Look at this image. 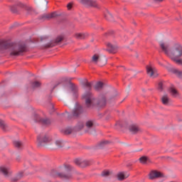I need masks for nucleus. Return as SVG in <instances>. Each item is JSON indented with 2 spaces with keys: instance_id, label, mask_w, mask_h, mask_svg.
<instances>
[{
  "instance_id": "nucleus-1",
  "label": "nucleus",
  "mask_w": 182,
  "mask_h": 182,
  "mask_svg": "<svg viewBox=\"0 0 182 182\" xmlns=\"http://www.w3.org/2000/svg\"><path fill=\"white\" fill-rule=\"evenodd\" d=\"M82 99L85 100V106H87V107H92V106H95V105H96L97 107H105L107 103L105 95H100L96 100L90 92L84 94Z\"/></svg>"
},
{
  "instance_id": "nucleus-2",
  "label": "nucleus",
  "mask_w": 182,
  "mask_h": 182,
  "mask_svg": "<svg viewBox=\"0 0 182 182\" xmlns=\"http://www.w3.org/2000/svg\"><path fill=\"white\" fill-rule=\"evenodd\" d=\"M2 49H7L11 58H17V56H21V55L25 53L27 50L26 46L25 44H15L14 43L5 44L2 46Z\"/></svg>"
},
{
  "instance_id": "nucleus-3",
  "label": "nucleus",
  "mask_w": 182,
  "mask_h": 182,
  "mask_svg": "<svg viewBox=\"0 0 182 182\" xmlns=\"http://www.w3.org/2000/svg\"><path fill=\"white\" fill-rule=\"evenodd\" d=\"M182 46L181 45L176 43L173 46L172 49L171 50V53L169 54V57L173 62L177 63V65H182Z\"/></svg>"
},
{
  "instance_id": "nucleus-4",
  "label": "nucleus",
  "mask_w": 182,
  "mask_h": 182,
  "mask_svg": "<svg viewBox=\"0 0 182 182\" xmlns=\"http://www.w3.org/2000/svg\"><path fill=\"white\" fill-rule=\"evenodd\" d=\"M117 42L116 41H108L105 43L107 47V52L109 53H117V49L119 47L117 46Z\"/></svg>"
},
{
  "instance_id": "nucleus-5",
  "label": "nucleus",
  "mask_w": 182,
  "mask_h": 182,
  "mask_svg": "<svg viewBox=\"0 0 182 182\" xmlns=\"http://www.w3.org/2000/svg\"><path fill=\"white\" fill-rule=\"evenodd\" d=\"M90 63L92 65H100V66H105L107 63V60H105L104 63L102 62V55L99 53H95L92 55L90 59Z\"/></svg>"
},
{
  "instance_id": "nucleus-6",
  "label": "nucleus",
  "mask_w": 182,
  "mask_h": 182,
  "mask_svg": "<svg viewBox=\"0 0 182 182\" xmlns=\"http://www.w3.org/2000/svg\"><path fill=\"white\" fill-rule=\"evenodd\" d=\"M52 138L47 135H38L37 136V144L38 147H43L46 143H50Z\"/></svg>"
},
{
  "instance_id": "nucleus-7",
  "label": "nucleus",
  "mask_w": 182,
  "mask_h": 182,
  "mask_svg": "<svg viewBox=\"0 0 182 182\" xmlns=\"http://www.w3.org/2000/svg\"><path fill=\"white\" fill-rule=\"evenodd\" d=\"M65 41V36L60 35L55 38V39L45 46V48H53L56 45H60L62 42Z\"/></svg>"
},
{
  "instance_id": "nucleus-8",
  "label": "nucleus",
  "mask_w": 182,
  "mask_h": 182,
  "mask_svg": "<svg viewBox=\"0 0 182 182\" xmlns=\"http://www.w3.org/2000/svg\"><path fill=\"white\" fill-rule=\"evenodd\" d=\"M146 73L148 75H149V77H159V72L153 65L146 66Z\"/></svg>"
},
{
  "instance_id": "nucleus-9",
  "label": "nucleus",
  "mask_w": 182,
  "mask_h": 182,
  "mask_svg": "<svg viewBox=\"0 0 182 182\" xmlns=\"http://www.w3.org/2000/svg\"><path fill=\"white\" fill-rule=\"evenodd\" d=\"M75 164L78 166V167H81V168H85V167H88L90 166L91 163L90 161L87 160H82V159H76L74 160Z\"/></svg>"
},
{
  "instance_id": "nucleus-10",
  "label": "nucleus",
  "mask_w": 182,
  "mask_h": 182,
  "mask_svg": "<svg viewBox=\"0 0 182 182\" xmlns=\"http://www.w3.org/2000/svg\"><path fill=\"white\" fill-rule=\"evenodd\" d=\"M164 177V174L157 170H151L149 173V180H156V178H161Z\"/></svg>"
},
{
  "instance_id": "nucleus-11",
  "label": "nucleus",
  "mask_w": 182,
  "mask_h": 182,
  "mask_svg": "<svg viewBox=\"0 0 182 182\" xmlns=\"http://www.w3.org/2000/svg\"><path fill=\"white\" fill-rule=\"evenodd\" d=\"M160 48L161 49L162 52L168 56V58L170 56V53H171V49H170V46L168 43L165 42H160L159 43Z\"/></svg>"
},
{
  "instance_id": "nucleus-12",
  "label": "nucleus",
  "mask_w": 182,
  "mask_h": 182,
  "mask_svg": "<svg viewBox=\"0 0 182 182\" xmlns=\"http://www.w3.org/2000/svg\"><path fill=\"white\" fill-rule=\"evenodd\" d=\"M34 120L38 123H41V124H43V126H49V124L51 123L50 119H43L37 114H34Z\"/></svg>"
},
{
  "instance_id": "nucleus-13",
  "label": "nucleus",
  "mask_w": 182,
  "mask_h": 182,
  "mask_svg": "<svg viewBox=\"0 0 182 182\" xmlns=\"http://www.w3.org/2000/svg\"><path fill=\"white\" fill-rule=\"evenodd\" d=\"M128 129L132 134H137L138 133H141V132H143L141 128H140V126L136 124L129 125Z\"/></svg>"
},
{
  "instance_id": "nucleus-14",
  "label": "nucleus",
  "mask_w": 182,
  "mask_h": 182,
  "mask_svg": "<svg viewBox=\"0 0 182 182\" xmlns=\"http://www.w3.org/2000/svg\"><path fill=\"white\" fill-rule=\"evenodd\" d=\"M80 2L81 4H83V5H87V6H93L94 8H100V5L96 2V1L94 0H80Z\"/></svg>"
},
{
  "instance_id": "nucleus-15",
  "label": "nucleus",
  "mask_w": 182,
  "mask_h": 182,
  "mask_svg": "<svg viewBox=\"0 0 182 182\" xmlns=\"http://www.w3.org/2000/svg\"><path fill=\"white\" fill-rule=\"evenodd\" d=\"M58 14L56 12H53L47 14H43L40 17L41 21H50V19H53L57 18Z\"/></svg>"
},
{
  "instance_id": "nucleus-16",
  "label": "nucleus",
  "mask_w": 182,
  "mask_h": 182,
  "mask_svg": "<svg viewBox=\"0 0 182 182\" xmlns=\"http://www.w3.org/2000/svg\"><path fill=\"white\" fill-rule=\"evenodd\" d=\"M57 177H59L63 180H72V178H73V175H72V173L70 172H68L67 173H57Z\"/></svg>"
},
{
  "instance_id": "nucleus-17",
  "label": "nucleus",
  "mask_w": 182,
  "mask_h": 182,
  "mask_svg": "<svg viewBox=\"0 0 182 182\" xmlns=\"http://www.w3.org/2000/svg\"><path fill=\"white\" fill-rule=\"evenodd\" d=\"M0 173L4 174V176H5L6 177H9V176L12 174L11 169H9V168H7L6 166H0Z\"/></svg>"
},
{
  "instance_id": "nucleus-18",
  "label": "nucleus",
  "mask_w": 182,
  "mask_h": 182,
  "mask_svg": "<svg viewBox=\"0 0 182 182\" xmlns=\"http://www.w3.org/2000/svg\"><path fill=\"white\" fill-rule=\"evenodd\" d=\"M73 37L77 41H82L83 39H86L87 38V34L85 33H75L73 35Z\"/></svg>"
},
{
  "instance_id": "nucleus-19",
  "label": "nucleus",
  "mask_w": 182,
  "mask_h": 182,
  "mask_svg": "<svg viewBox=\"0 0 182 182\" xmlns=\"http://www.w3.org/2000/svg\"><path fill=\"white\" fill-rule=\"evenodd\" d=\"M161 102L164 106H169L171 100H170V97H168V95H165L161 97Z\"/></svg>"
},
{
  "instance_id": "nucleus-20",
  "label": "nucleus",
  "mask_w": 182,
  "mask_h": 182,
  "mask_svg": "<svg viewBox=\"0 0 182 182\" xmlns=\"http://www.w3.org/2000/svg\"><path fill=\"white\" fill-rule=\"evenodd\" d=\"M139 161L141 164H146L147 163H151V159L147 156H142L139 159Z\"/></svg>"
},
{
  "instance_id": "nucleus-21",
  "label": "nucleus",
  "mask_w": 182,
  "mask_h": 182,
  "mask_svg": "<svg viewBox=\"0 0 182 182\" xmlns=\"http://www.w3.org/2000/svg\"><path fill=\"white\" fill-rule=\"evenodd\" d=\"M171 73L176 75L179 79H182V71H180L176 68H171L168 70Z\"/></svg>"
},
{
  "instance_id": "nucleus-22",
  "label": "nucleus",
  "mask_w": 182,
  "mask_h": 182,
  "mask_svg": "<svg viewBox=\"0 0 182 182\" xmlns=\"http://www.w3.org/2000/svg\"><path fill=\"white\" fill-rule=\"evenodd\" d=\"M0 128L4 132H8V130H9V126H8V124H6V123H5L2 119H0Z\"/></svg>"
},
{
  "instance_id": "nucleus-23",
  "label": "nucleus",
  "mask_w": 182,
  "mask_h": 182,
  "mask_svg": "<svg viewBox=\"0 0 182 182\" xmlns=\"http://www.w3.org/2000/svg\"><path fill=\"white\" fill-rule=\"evenodd\" d=\"M81 113H83V109H82V107L80 106L74 110L73 116L77 117V116H79V114H81Z\"/></svg>"
},
{
  "instance_id": "nucleus-24",
  "label": "nucleus",
  "mask_w": 182,
  "mask_h": 182,
  "mask_svg": "<svg viewBox=\"0 0 182 182\" xmlns=\"http://www.w3.org/2000/svg\"><path fill=\"white\" fill-rule=\"evenodd\" d=\"M84 89L85 90H92V82H89L87 81H85L83 83Z\"/></svg>"
},
{
  "instance_id": "nucleus-25",
  "label": "nucleus",
  "mask_w": 182,
  "mask_h": 182,
  "mask_svg": "<svg viewBox=\"0 0 182 182\" xmlns=\"http://www.w3.org/2000/svg\"><path fill=\"white\" fill-rule=\"evenodd\" d=\"M169 92H170L171 96H173V97H177L178 95V92L174 87H171L169 90Z\"/></svg>"
},
{
  "instance_id": "nucleus-26",
  "label": "nucleus",
  "mask_w": 182,
  "mask_h": 182,
  "mask_svg": "<svg viewBox=\"0 0 182 182\" xmlns=\"http://www.w3.org/2000/svg\"><path fill=\"white\" fill-rule=\"evenodd\" d=\"M23 177V172H19L16 178H11V181L15 182V181H18V180H21V178H22Z\"/></svg>"
},
{
  "instance_id": "nucleus-27",
  "label": "nucleus",
  "mask_w": 182,
  "mask_h": 182,
  "mask_svg": "<svg viewBox=\"0 0 182 182\" xmlns=\"http://www.w3.org/2000/svg\"><path fill=\"white\" fill-rule=\"evenodd\" d=\"M14 146H16V149H22L23 144L21 141H14Z\"/></svg>"
},
{
  "instance_id": "nucleus-28",
  "label": "nucleus",
  "mask_w": 182,
  "mask_h": 182,
  "mask_svg": "<svg viewBox=\"0 0 182 182\" xmlns=\"http://www.w3.org/2000/svg\"><path fill=\"white\" fill-rule=\"evenodd\" d=\"M129 176H126L123 172H120L117 174V178L120 181H123L125 178H127Z\"/></svg>"
},
{
  "instance_id": "nucleus-29",
  "label": "nucleus",
  "mask_w": 182,
  "mask_h": 182,
  "mask_svg": "<svg viewBox=\"0 0 182 182\" xmlns=\"http://www.w3.org/2000/svg\"><path fill=\"white\" fill-rule=\"evenodd\" d=\"M95 89L97 92H99V90H102V89H103V82H98L95 86Z\"/></svg>"
},
{
  "instance_id": "nucleus-30",
  "label": "nucleus",
  "mask_w": 182,
  "mask_h": 182,
  "mask_svg": "<svg viewBox=\"0 0 182 182\" xmlns=\"http://www.w3.org/2000/svg\"><path fill=\"white\" fill-rule=\"evenodd\" d=\"M24 10L26 11L28 14H33V12H36L35 9H33L32 7L26 4V6L24 7Z\"/></svg>"
},
{
  "instance_id": "nucleus-31",
  "label": "nucleus",
  "mask_w": 182,
  "mask_h": 182,
  "mask_svg": "<svg viewBox=\"0 0 182 182\" xmlns=\"http://www.w3.org/2000/svg\"><path fill=\"white\" fill-rule=\"evenodd\" d=\"M41 85L42 83H41V82L35 81L31 82V87L36 89V87H41Z\"/></svg>"
},
{
  "instance_id": "nucleus-32",
  "label": "nucleus",
  "mask_w": 182,
  "mask_h": 182,
  "mask_svg": "<svg viewBox=\"0 0 182 182\" xmlns=\"http://www.w3.org/2000/svg\"><path fill=\"white\" fill-rule=\"evenodd\" d=\"M95 125V123L92 120H88L85 123V127L87 129H92L93 126Z\"/></svg>"
},
{
  "instance_id": "nucleus-33",
  "label": "nucleus",
  "mask_w": 182,
  "mask_h": 182,
  "mask_svg": "<svg viewBox=\"0 0 182 182\" xmlns=\"http://www.w3.org/2000/svg\"><path fill=\"white\" fill-rule=\"evenodd\" d=\"M55 145L56 149H62V147H63V141L60 140H57L55 142Z\"/></svg>"
},
{
  "instance_id": "nucleus-34",
  "label": "nucleus",
  "mask_w": 182,
  "mask_h": 182,
  "mask_svg": "<svg viewBox=\"0 0 182 182\" xmlns=\"http://www.w3.org/2000/svg\"><path fill=\"white\" fill-rule=\"evenodd\" d=\"M110 174H112V171H110L109 170H105L102 172L101 175L102 177H109V176H110Z\"/></svg>"
},
{
  "instance_id": "nucleus-35",
  "label": "nucleus",
  "mask_w": 182,
  "mask_h": 182,
  "mask_svg": "<svg viewBox=\"0 0 182 182\" xmlns=\"http://www.w3.org/2000/svg\"><path fill=\"white\" fill-rule=\"evenodd\" d=\"M16 6H17V8H21L22 9H25V6H26V4L19 1L16 4Z\"/></svg>"
},
{
  "instance_id": "nucleus-36",
  "label": "nucleus",
  "mask_w": 182,
  "mask_h": 182,
  "mask_svg": "<svg viewBox=\"0 0 182 182\" xmlns=\"http://www.w3.org/2000/svg\"><path fill=\"white\" fill-rule=\"evenodd\" d=\"M105 16L107 21H112V19H113V16H112V14L109 12L105 14Z\"/></svg>"
},
{
  "instance_id": "nucleus-37",
  "label": "nucleus",
  "mask_w": 182,
  "mask_h": 182,
  "mask_svg": "<svg viewBox=\"0 0 182 182\" xmlns=\"http://www.w3.org/2000/svg\"><path fill=\"white\" fill-rule=\"evenodd\" d=\"M10 9L11 12H17L18 11V6H16V4H14L11 6H10Z\"/></svg>"
},
{
  "instance_id": "nucleus-38",
  "label": "nucleus",
  "mask_w": 182,
  "mask_h": 182,
  "mask_svg": "<svg viewBox=\"0 0 182 182\" xmlns=\"http://www.w3.org/2000/svg\"><path fill=\"white\" fill-rule=\"evenodd\" d=\"M106 144H109V141H101L99 143L100 147H104V146H106Z\"/></svg>"
},
{
  "instance_id": "nucleus-39",
  "label": "nucleus",
  "mask_w": 182,
  "mask_h": 182,
  "mask_svg": "<svg viewBox=\"0 0 182 182\" xmlns=\"http://www.w3.org/2000/svg\"><path fill=\"white\" fill-rule=\"evenodd\" d=\"M83 127H85V125L83 124V122H79L77 125V129L78 130H82V129H83Z\"/></svg>"
},
{
  "instance_id": "nucleus-40",
  "label": "nucleus",
  "mask_w": 182,
  "mask_h": 182,
  "mask_svg": "<svg viewBox=\"0 0 182 182\" xmlns=\"http://www.w3.org/2000/svg\"><path fill=\"white\" fill-rule=\"evenodd\" d=\"M63 134H66V135H68V134H72V129L68 128V129H65V130L63 131Z\"/></svg>"
},
{
  "instance_id": "nucleus-41",
  "label": "nucleus",
  "mask_w": 182,
  "mask_h": 182,
  "mask_svg": "<svg viewBox=\"0 0 182 182\" xmlns=\"http://www.w3.org/2000/svg\"><path fill=\"white\" fill-rule=\"evenodd\" d=\"M158 89L159 92H163V82L159 83Z\"/></svg>"
},
{
  "instance_id": "nucleus-42",
  "label": "nucleus",
  "mask_w": 182,
  "mask_h": 182,
  "mask_svg": "<svg viewBox=\"0 0 182 182\" xmlns=\"http://www.w3.org/2000/svg\"><path fill=\"white\" fill-rule=\"evenodd\" d=\"M72 90H77V87L73 84H72Z\"/></svg>"
},
{
  "instance_id": "nucleus-43",
  "label": "nucleus",
  "mask_w": 182,
  "mask_h": 182,
  "mask_svg": "<svg viewBox=\"0 0 182 182\" xmlns=\"http://www.w3.org/2000/svg\"><path fill=\"white\" fill-rule=\"evenodd\" d=\"M67 8L70 11V9H72V4L69 3L68 5H67Z\"/></svg>"
},
{
  "instance_id": "nucleus-44",
  "label": "nucleus",
  "mask_w": 182,
  "mask_h": 182,
  "mask_svg": "<svg viewBox=\"0 0 182 182\" xmlns=\"http://www.w3.org/2000/svg\"><path fill=\"white\" fill-rule=\"evenodd\" d=\"M154 2H163L164 0H154Z\"/></svg>"
},
{
  "instance_id": "nucleus-45",
  "label": "nucleus",
  "mask_w": 182,
  "mask_h": 182,
  "mask_svg": "<svg viewBox=\"0 0 182 182\" xmlns=\"http://www.w3.org/2000/svg\"><path fill=\"white\" fill-rule=\"evenodd\" d=\"M18 161H19V159H17Z\"/></svg>"
}]
</instances>
